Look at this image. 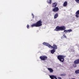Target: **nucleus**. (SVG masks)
I'll use <instances>...</instances> for the list:
<instances>
[{
    "label": "nucleus",
    "mask_w": 79,
    "mask_h": 79,
    "mask_svg": "<svg viewBox=\"0 0 79 79\" xmlns=\"http://www.w3.org/2000/svg\"><path fill=\"white\" fill-rule=\"evenodd\" d=\"M43 45H45L46 46L48 47L49 48H53V49H57V46L56 45H53V46H52L51 45H50L49 44L45 42H44L43 43Z\"/></svg>",
    "instance_id": "nucleus-1"
},
{
    "label": "nucleus",
    "mask_w": 79,
    "mask_h": 79,
    "mask_svg": "<svg viewBox=\"0 0 79 79\" xmlns=\"http://www.w3.org/2000/svg\"><path fill=\"white\" fill-rule=\"evenodd\" d=\"M42 22L41 21V20H40L36 23L31 25V27H40V26H41L42 25Z\"/></svg>",
    "instance_id": "nucleus-2"
},
{
    "label": "nucleus",
    "mask_w": 79,
    "mask_h": 79,
    "mask_svg": "<svg viewBox=\"0 0 79 79\" xmlns=\"http://www.w3.org/2000/svg\"><path fill=\"white\" fill-rule=\"evenodd\" d=\"M65 29H66V27L64 26L60 27L58 26L56 27L55 30L56 31H64Z\"/></svg>",
    "instance_id": "nucleus-3"
},
{
    "label": "nucleus",
    "mask_w": 79,
    "mask_h": 79,
    "mask_svg": "<svg viewBox=\"0 0 79 79\" xmlns=\"http://www.w3.org/2000/svg\"><path fill=\"white\" fill-rule=\"evenodd\" d=\"M64 58H65V56L63 55H59L57 56V58L62 63H63L64 61Z\"/></svg>",
    "instance_id": "nucleus-4"
},
{
    "label": "nucleus",
    "mask_w": 79,
    "mask_h": 79,
    "mask_svg": "<svg viewBox=\"0 0 79 79\" xmlns=\"http://www.w3.org/2000/svg\"><path fill=\"white\" fill-rule=\"evenodd\" d=\"M40 58L41 60L45 61L46 59H47V57L44 56H42L40 57Z\"/></svg>",
    "instance_id": "nucleus-5"
},
{
    "label": "nucleus",
    "mask_w": 79,
    "mask_h": 79,
    "mask_svg": "<svg viewBox=\"0 0 79 79\" xmlns=\"http://www.w3.org/2000/svg\"><path fill=\"white\" fill-rule=\"evenodd\" d=\"M50 77L51 78V79H57V77H56V75H50ZM54 78H55V79Z\"/></svg>",
    "instance_id": "nucleus-6"
},
{
    "label": "nucleus",
    "mask_w": 79,
    "mask_h": 79,
    "mask_svg": "<svg viewBox=\"0 0 79 79\" xmlns=\"http://www.w3.org/2000/svg\"><path fill=\"white\" fill-rule=\"evenodd\" d=\"M59 10V8L58 7H56L52 10L54 12H57Z\"/></svg>",
    "instance_id": "nucleus-7"
},
{
    "label": "nucleus",
    "mask_w": 79,
    "mask_h": 79,
    "mask_svg": "<svg viewBox=\"0 0 79 79\" xmlns=\"http://www.w3.org/2000/svg\"><path fill=\"white\" fill-rule=\"evenodd\" d=\"M48 69L50 73H53V70L52 68H48Z\"/></svg>",
    "instance_id": "nucleus-8"
},
{
    "label": "nucleus",
    "mask_w": 79,
    "mask_h": 79,
    "mask_svg": "<svg viewBox=\"0 0 79 79\" xmlns=\"http://www.w3.org/2000/svg\"><path fill=\"white\" fill-rule=\"evenodd\" d=\"M79 62L78 59L74 61V64H79Z\"/></svg>",
    "instance_id": "nucleus-9"
},
{
    "label": "nucleus",
    "mask_w": 79,
    "mask_h": 79,
    "mask_svg": "<svg viewBox=\"0 0 79 79\" xmlns=\"http://www.w3.org/2000/svg\"><path fill=\"white\" fill-rule=\"evenodd\" d=\"M53 6H52V7L55 8V7H56V6H57V3L56 2H55L54 3H53L52 4Z\"/></svg>",
    "instance_id": "nucleus-10"
},
{
    "label": "nucleus",
    "mask_w": 79,
    "mask_h": 79,
    "mask_svg": "<svg viewBox=\"0 0 79 79\" xmlns=\"http://www.w3.org/2000/svg\"><path fill=\"white\" fill-rule=\"evenodd\" d=\"M58 16V15L57 13H56V14L54 16V19H56L57 18V17Z\"/></svg>",
    "instance_id": "nucleus-11"
},
{
    "label": "nucleus",
    "mask_w": 79,
    "mask_h": 79,
    "mask_svg": "<svg viewBox=\"0 0 79 79\" xmlns=\"http://www.w3.org/2000/svg\"><path fill=\"white\" fill-rule=\"evenodd\" d=\"M68 4V2H67L65 1L64 3L63 4V6H67V4Z\"/></svg>",
    "instance_id": "nucleus-12"
},
{
    "label": "nucleus",
    "mask_w": 79,
    "mask_h": 79,
    "mask_svg": "<svg viewBox=\"0 0 79 79\" xmlns=\"http://www.w3.org/2000/svg\"><path fill=\"white\" fill-rule=\"evenodd\" d=\"M51 52L52 54L54 53V52H55V50L53 49V50H51Z\"/></svg>",
    "instance_id": "nucleus-13"
},
{
    "label": "nucleus",
    "mask_w": 79,
    "mask_h": 79,
    "mask_svg": "<svg viewBox=\"0 0 79 79\" xmlns=\"http://www.w3.org/2000/svg\"><path fill=\"white\" fill-rule=\"evenodd\" d=\"M47 2L48 3L51 4L52 3V0H48L47 1Z\"/></svg>",
    "instance_id": "nucleus-14"
},
{
    "label": "nucleus",
    "mask_w": 79,
    "mask_h": 79,
    "mask_svg": "<svg viewBox=\"0 0 79 79\" xmlns=\"http://www.w3.org/2000/svg\"><path fill=\"white\" fill-rule=\"evenodd\" d=\"M75 73L76 74H79V70H76V71H75Z\"/></svg>",
    "instance_id": "nucleus-15"
},
{
    "label": "nucleus",
    "mask_w": 79,
    "mask_h": 79,
    "mask_svg": "<svg viewBox=\"0 0 79 79\" xmlns=\"http://www.w3.org/2000/svg\"><path fill=\"white\" fill-rule=\"evenodd\" d=\"M68 32H72V30H67Z\"/></svg>",
    "instance_id": "nucleus-16"
},
{
    "label": "nucleus",
    "mask_w": 79,
    "mask_h": 79,
    "mask_svg": "<svg viewBox=\"0 0 79 79\" xmlns=\"http://www.w3.org/2000/svg\"><path fill=\"white\" fill-rule=\"evenodd\" d=\"M61 76H66V74H61L60 75Z\"/></svg>",
    "instance_id": "nucleus-17"
},
{
    "label": "nucleus",
    "mask_w": 79,
    "mask_h": 79,
    "mask_svg": "<svg viewBox=\"0 0 79 79\" xmlns=\"http://www.w3.org/2000/svg\"><path fill=\"white\" fill-rule=\"evenodd\" d=\"M76 15H79V10L77 11L76 12Z\"/></svg>",
    "instance_id": "nucleus-18"
},
{
    "label": "nucleus",
    "mask_w": 79,
    "mask_h": 79,
    "mask_svg": "<svg viewBox=\"0 0 79 79\" xmlns=\"http://www.w3.org/2000/svg\"><path fill=\"white\" fill-rule=\"evenodd\" d=\"M64 32H65V33H66V32H68V30H64Z\"/></svg>",
    "instance_id": "nucleus-19"
},
{
    "label": "nucleus",
    "mask_w": 79,
    "mask_h": 79,
    "mask_svg": "<svg viewBox=\"0 0 79 79\" xmlns=\"http://www.w3.org/2000/svg\"><path fill=\"white\" fill-rule=\"evenodd\" d=\"M75 1L77 3H79V0H75Z\"/></svg>",
    "instance_id": "nucleus-20"
},
{
    "label": "nucleus",
    "mask_w": 79,
    "mask_h": 79,
    "mask_svg": "<svg viewBox=\"0 0 79 79\" xmlns=\"http://www.w3.org/2000/svg\"><path fill=\"white\" fill-rule=\"evenodd\" d=\"M75 16H76L77 18H79V15L77 14L75 15Z\"/></svg>",
    "instance_id": "nucleus-21"
},
{
    "label": "nucleus",
    "mask_w": 79,
    "mask_h": 79,
    "mask_svg": "<svg viewBox=\"0 0 79 79\" xmlns=\"http://www.w3.org/2000/svg\"><path fill=\"white\" fill-rule=\"evenodd\" d=\"M63 35L64 37H65V38H66V35H65V34H64Z\"/></svg>",
    "instance_id": "nucleus-22"
},
{
    "label": "nucleus",
    "mask_w": 79,
    "mask_h": 79,
    "mask_svg": "<svg viewBox=\"0 0 79 79\" xmlns=\"http://www.w3.org/2000/svg\"><path fill=\"white\" fill-rule=\"evenodd\" d=\"M32 15L33 16V18H34V14H32Z\"/></svg>",
    "instance_id": "nucleus-23"
},
{
    "label": "nucleus",
    "mask_w": 79,
    "mask_h": 79,
    "mask_svg": "<svg viewBox=\"0 0 79 79\" xmlns=\"http://www.w3.org/2000/svg\"><path fill=\"white\" fill-rule=\"evenodd\" d=\"M29 25H27V29H28L29 28Z\"/></svg>",
    "instance_id": "nucleus-24"
},
{
    "label": "nucleus",
    "mask_w": 79,
    "mask_h": 79,
    "mask_svg": "<svg viewBox=\"0 0 79 79\" xmlns=\"http://www.w3.org/2000/svg\"><path fill=\"white\" fill-rule=\"evenodd\" d=\"M58 79H61V78L60 77H58Z\"/></svg>",
    "instance_id": "nucleus-25"
},
{
    "label": "nucleus",
    "mask_w": 79,
    "mask_h": 79,
    "mask_svg": "<svg viewBox=\"0 0 79 79\" xmlns=\"http://www.w3.org/2000/svg\"><path fill=\"white\" fill-rule=\"evenodd\" d=\"M78 71H79V70H78Z\"/></svg>",
    "instance_id": "nucleus-26"
}]
</instances>
